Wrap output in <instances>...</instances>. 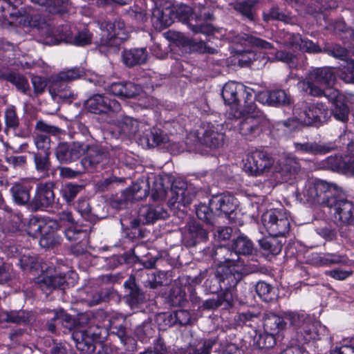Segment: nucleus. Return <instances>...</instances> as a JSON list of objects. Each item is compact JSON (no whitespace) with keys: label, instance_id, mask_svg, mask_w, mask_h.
<instances>
[{"label":"nucleus","instance_id":"nucleus-7","mask_svg":"<svg viewBox=\"0 0 354 354\" xmlns=\"http://www.w3.org/2000/svg\"><path fill=\"white\" fill-rule=\"evenodd\" d=\"M171 196L169 204L174 207L180 209L181 206L189 205L194 199L200 200L205 193L198 190L192 185H188L185 182L175 180L171 186Z\"/></svg>","mask_w":354,"mask_h":354},{"label":"nucleus","instance_id":"nucleus-42","mask_svg":"<svg viewBox=\"0 0 354 354\" xmlns=\"http://www.w3.org/2000/svg\"><path fill=\"white\" fill-rule=\"evenodd\" d=\"M232 248L239 254H251L254 250L252 241L246 236L241 234L232 241Z\"/></svg>","mask_w":354,"mask_h":354},{"label":"nucleus","instance_id":"nucleus-49","mask_svg":"<svg viewBox=\"0 0 354 354\" xmlns=\"http://www.w3.org/2000/svg\"><path fill=\"white\" fill-rule=\"evenodd\" d=\"M274 335L266 332L256 333L254 337V345L260 349L272 347L275 344Z\"/></svg>","mask_w":354,"mask_h":354},{"label":"nucleus","instance_id":"nucleus-5","mask_svg":"<svg viewBox=\"0 0 354 354\" xmlns=\"http://www.w3.org/2000/svg\"><path fill=\"white\" fill-rule=\"evenodd\" d=\"M101 37L99 44L101 46H107L111 50L119 49L122 41L128 37V32L123 20L120 18L113 21H104L100 24Z\"/></svg>","mask_w":354,"mask_h":354},{"label":"nucleus","instance_id":"nucleus-33","mask_svg":"<svg viewBox=\"0 0 354 354\" xmlns=\"http://www.w3.org/2000/svg\"><path fill=\"white\" fill-rule=\"evenodd\" d=\"M122 57L124 64L132 67L145 64L147 60L148 53L145 48H135L124 50Z\"/></svg>","mask_w":354,"mask_h":354},{"label":"nucleus","instance_id":"nucleus-18","mask_svg":"<svg viewBox=\"0 0 354 354\" xmlns=\"http://www.w3.org/2000/svg\"><path fill=\"white\" fill-rule=\"evenodd\" d=\"M196 24L188 23L190 30L194 33L211 35L214 32V28L210 24L202 23L203 21L212 20L213 10L210 6L199 5L195 10Z\"/></svg>","mask_w":354,"mask_h":354},{"label":"nucleus","instance_id":"nucleus-1","mask_svg":"<svg viewBox=\"0 0 354 354\" xmlns=\"http://www.w3.org/2000/svg\"><path fill=\"white\" fill-rule=\"evenodd\" d=\"M295 120L305 126L319 127L330 118V111L322 102L301 101L293 110Z\"/></svg>","mask_w":354,"mask_h":354},{"label":"nucleus","instance_id":"nucleus-54","mask_svg":"<svg viewBox=\"0 0 354 354\" xmlns=\"http://www.w3.org/2000/svg\"><path fill=\"white\" fill-rule=\"evenodd\" d=\"M66 282V275L59 274L53 276H46L39 281L41 288H61Z\"/></svg>","mask_w":354,"mask_h":354},{"label":"nucleus","instance_id":"nucleus-40","mask_svg":"<svg viewBox=\"0 0 354 354\" xmlns=\"http://www.w3.org/2000/svg\"><path fill=\"white\" fill-rule=\"evenodd\" d=\"M31 1L45 7L49 12L52 13L65 12L70 7L69 0H31Z\"/></svg>","mask_w":354,"mask_h":354},{"label":"nucleus","instance_id":"nucleus-64","mask_svg":"<svg viewBox=\"0 0 354 354\" xmlns=\"http://www.w3.org/2000/svg\"><path fill=\"white\" fill-rule=\"evenodd\" d=\"M88 232L86 230L79 229L77 227H71L65 230L66 239L71 241H81L86 239Z\"/></svg>","mask_w":354,"mask_h":354},{"label":"nucleus","instance_id":"nucleus-4","mask_svg":"<svg viewBox=\"0 0 354 354\" xmlns=\"http://www.w3.org/2000/svg\"><path fill=\"white\" fill-rule=\"evenodd\" d=\"M284 319L295 330L298 344H304L311 340L319 339L318 324L308 315L296 312H286L284 313Z\"/></svg>","mask_w":354,"mask_h":354},{"label":"nucleus","instance_id":"nucleus-52","mask_svg":"<svg viewBox=\"0 0 354 354\" xmlns=\"http://www.w3.org/2000/svg\"><path fill=\"white\" fill-rule=\"evenodd\" d=\"M92 40L93 34L87 28H84L82 30L78 31L75 36H72L69 44L77 46H85L91 44Z\"/></svg>","mask_w":354,"mask_h":354},{"label":"nucleus","instance_id":"nucleus-29","mask_svg":"<svg viewBox=\"0 0 354 354\" xmlns=\"http://www.w3.org/2000/svg\"><path fill=\"white\" fill-rule=\"evenodd\" d=\"M230 39L232 42L242 46L256 47L261 49L272 48V45L267 41L244 32L233 35Z\"/></svg>","mask_w":354,"mask_h":354},{"label":"nucleus","instance_id":"nucleus-14","mask_svg":"<svg viewBox=\"0 0 354 354\" xmlns=\"http://www.w3.org/2000/svg\"><path fill=\"white\" fill-rule=\"evenodd\" d=\"M53 188V182L39 184L35 196L28 203V208L32 212H36L41 208L52 205L55 200Z\"/></svg>","mask_w":354,"mask_h":354},{"label":"nucleus","instance_id":"nucleus-17","mask_svg":"<svg viewBox=\"0 0 354 354\" xmlns=\"http://www.w3.org/2000/svg\"><path fill=\"white\" fill-rule=\"evenodd\" d=\"M212 258L218 266L217 269L224 271V267H226L225 272H230V270L232 272H238L234 267L239 261V256L234 250L225 246L218 247L212 254Z\"/></svg>","mask_w":354,"mask_h":354},{"label":"nucleus","instance_id":"nucleus-32","mask_svg":"<svg viewBox=\"0 0 354 354\" xmlns=\"http://www.w3.org/2000/svg\"><path fill=\"white\" fill-rule=\"evenodd\" d=\"M243 104L239 102V115L242 117H265L263 113L257 106L252 95V90L248 89L243 95Z\"/></svg>","mask_w":354,"mask_h":354},{"label":"nucleus","instance_id":"nucleus-9","mask_svg":"<svg viewBox=\"0 0 354 354\" xmlns=\"http://www.w3.org/2000/svg\"><path fill=\"white\" fill-rule=\"evenodd\" d=\"M273 164L274 160L267 152L256 149L247 154L244 170L252 176H259L268 172Z\"/></svg>","mask_w":354,"mask_h":354},{"label":"nucleus","instance_id":"nucleus-36","mask_svg":"<svg viewBox=\"0 0 354 354\" xmlns=\"http://www.w3.org/2000/svg\"><path fill=\"white\" fill-rule=\"evenodd\" d=\"M172 39H176L180 45L188 48L190 52H197L199 53L206 52L213 53V51H210L209 49H207L205 43L201 40L196 41L192 38L182 35L180 33H174Z\"/></svg>","mask_w":354,"mask_h":354},{"label":"nucleus","instance_id":"nucleus-48","mask_svg":"<svg viewBox=\"0 0 354 354\" xmlns=\"http://www.w3.org/2000/svg\"><path fill=\"white\" fill-rule=\"evenodd\" d=\"M352 157L345 156H330L326 159V163L333 171L345 170L347 171Z\"/></svg>","mask_w":354,"mask_h":354},{"label":"nucleus","instance_id":"nucleus-34","mask_svg":"<svg viewBox=\"0 0 354 354\" xmlns=\"http://www.w3.org/2000/svg\"><path fill=\"white\" fill-rule=\"evenodd\" d=\"M72 338L77 348L84 353H92L95 350L94 341L86 330H75L72 333Z\"/></svg>","mask_w":354,"mask_h":354},{"label":"nucleus","instance_id":"nucleus-30","mask_svg":"<svg viewBox=\"0 0 354 354\" xmlns=\"http://www.w3.org/2000/svg\"><path fill=\"white\" fill-rule=\"evenodd\" d=\"M259 97L263 103L272 106L288 105L291 103V97L283 90H274L262 92Z\"/></svg>","mask_w":354,"mask_h":354},{"label":"nucleus","instance_id":"nucleus-24","mask_svg":"<svg viewBox=\"0 0 354 354\" xmlns=\"http://www.w3.org/2000/svg\"><path fill=\"white\" fill-rule=\"evenodd\" d=\"M168 216V212L161 205H145L139 210L140 221H142V224L153 223Z\"/></svg>","mask_w":354,"mask_h":354},{"label":"nucleus","instance_id":"nucleus-31","mask_svg":"<svg viewBox=\"0 0 354 354\" xmlns=\"http://www.w3.org/2000/svg\"><path fill=\"white\" fill-rule=\"evenodd\" d=\"M44 30L47 35L46 43L50 44H58L62 41L69 44L73 36L71 27L68 24L62 25L53 31L49 26L48 29L46 28Z\"/></svg>","mask_w":354,"mask_h":354},{"label":"nucleus","instance_id":"nucleus-59","mask_svg":"<svg viewBox=\"0 0 354 354\" xmlns=\"http://www.w3.org/2000/svg\"><path fill=\"white\" fill-rule=\"evenodd\" d=\"M55 319H59L62 323V325L69 330H72L77 328V318H75L71 315L66 313L62 310L55 312Z\"/></svg>","mask_w":354,"mask_h":354},{"label":"nucleus","instance_id":"nucleus-46","mask_svg":"<svg viewBox=\"0 0 354 354\" xmlns=\"http://www.w3.org/2000/svg\"><path fill=\"white\" fill-rule=\"evenodd\" d=\"M232 300V294L231 292H223L216 299L213 298L205 300L200 308L204 310H214L221 306L224 302H227L230 305Z\"/></svg>","mask_w":354,"mask_h":354},{"label":"nucleus","instance_id":"nucleus-15","mask_svg":"<svg viewBox=\"0 0 354 354\" xmlns=\"http://www.w3.org/2000/svg\"><path fill=\"white\" fill-rule=\"evenodd\" d=\"M266 124V117H243L239 123L238 130L244 138L252 140L261 135Z\"/></svg>","mask_w":354,"mask_h":354},{"label":"nucleus","instance_id":"nucleus-13","mask_svg":"<svg viewBox=\"0 0 354 354\" xmlns=\"http://www.w3.org/2000/svg\"><path fill=\"white\" fill-rule=\"evenodd\" d=\"M210 208L214 211V214H224L231 222L234 221L236 209V199L230 194L214 196L209 200Z\"/></svg>","mask_w":354,"mask_h":354},{"label":"nucleus","instance_id":"nucleus-55","mask_svg":"<svg viewBox=\"0 0 354 354\" xmlns=\"http://www.w3.org/2000/svg\"><path fill=\"white\" fill-rule=\"evenodd\" d=\"M263 18L266 21L276 19L290 24H295L297 22V20L295 17L286 15L281 12L278 8H272L269 10L268 13H264Z\"/></svg>","mask_w":354,"mask_h":354},{"label":"nucleus","instance_id":"nucleus-22","mask_svg":"<svg viewBox=\"0 0 354 354\" xmlns=\"http://www.w3.org/2000/svg\"><path fill=\"white\" fill-rule=\"evenodd\" d=\"M12 18L14 19L15 23L24 27H33L38 29H48V24H46L45 19L39 14L31 15L26 13L24 10H19L15 13L10 14Z\"/></svg>","mask_w":354,"mask_h":354},{"label":"nucleus","instance_id":"nucleus-45","mask_svg":"<svg viewBox=\"0 0 354 354\" xmlns=\"http://www.w3.org/2000/svg\"><path fill=\"white\" fill-rule=\"evenodd\" d=\"M85 74L84 71L80 67H74L70 69L60 71L52 77L54 83L60 82H69L80 78Z\"/></svg>","mask_w":354,"mask_h":354},{"label":"nucleus","instance_id":"nucleus-10","mask_svg":"<svg viewBox=\"0 0 354 354\" xmlns=\"http://www.w3.org/2000/svg\"><path fill=\"white\" fill-rule=\"evenodd\" d=\"M323 53L342 60L341 78L346 83H354V60L349 58L346 48L339 44H327L323 48Z\"/></svg>","mask_w":354,"mask_h":354},{"label":"nucleus","instance_id":"nucleus-43","mask_svg":"<svg viewBox=\"0 0 354 354\" xmlns=\"http://www.w3.org/2000/svg\"><path fill=\"white\" fill-rule=\"evenodd\" d=\"M147 145L150 147H155L161 144L167 142L168 137L166 133L158 129L153 128L147 131L142 136Z\"/></svg>","mask_w":354,"mask_h":354},{"label":"nucleus","instance_id":"nucleus-51","mask_svg":"<svg viewBox=\"0 0 354 354\" xmlns=\"http://www.w3.org/2000/svg\"><path fill=\"white\" fill-rule=\"evenodd\" d=\"M82 189L81 185L68 183L62 186L60 194L67 203H71Z\"/></svg>","mask_w":354,"mask_h":354},{"label":"nucleus","instance_id":"nucleus-6","mask_svg":"<svg viewBox=\"0 0 354 354\" xmlns=\"http://www.w3.org/2000/svg\"><path fill=\"white\" fill-rule=\"evenodd\" d=\"M290 216L285 209H272L262 215V222L271 236H283L290 229Z\"/></svg>","mask_w":354,"mask_h":354},{"label":"nucleus","instance_id":"nucleus-11","mask_svg":"<svg viewBox=\"0 0 354 354\" xmlns=\"http://www.w3.org/2000/svg\"><path fill=\"white\" fill-rule=\"evenodd\" d=\"M87 110L95 114H107L118 113L121 109L120 103L108 95L96 94L85 102Z\"/></svg>","mask_w":354,"mask_h":354},{"label":"nucleus","instance_id":"nucleus-39","mask_svg":"<svg viewBox=\"0 0 354 354\" xmlns=\"http://www.w3.org/2000/svg\"><path fill=\"white\" fill-rule=\"evenodd\" d=\"M31 187L21 183H15L10 188L13 201L21 205L30 203Z\"/></svg>","mask_w":354,"mask_h":354},{"label":"nucleus","instance_id":"nucleus-50","mask_svg":"<svg viewBox=\"0 0 354 354\" xmlns=\"http://www.w3.org/2000/svg\"><path fill=\"white\" fill-rule=\"evenodd\" d=\"M275 237L271 236L270 238L261 239L259 241L261 248L268 252V254L272 255L278 254L282 249V245Z\"/></svg>","mask_w":354,"mask_h":354},{"label":"nucleus","instance_id":"nucleus-26","mask_svg":"<svg viewBox=\"0 0 354 354\" xmlns=\"http://www.w3.org/2000/svg\"><path fill=\"white\" fill-rule=\"evenodd\" d=\"M109 90L113 95L120 98H133L141 93L142 88L133 82H126L113 83Z\"/></svg>","mask_w":354,"mask_h":354},{"label":"nucleus","instance_id":"nucleus-57","mask_svg":"<svg viewBox=\"0 0 354 354\" xmlns=\"http://www.w3.org/2000/svg\"><path fill=\"white\" fill-rule=\"evenodd\" d=\"M195 207L197 217L208 224H212L214 211L210 208V205L207 206L205 203L200 202L198 205H195Z\"/></svg>","mask_w":354,"mask_h":354},{"label":"nucleus","instance_id":"nucleus-16","mask_svg":"<svg viewBox=\"0 0 354 354\" xmlns=\"http://www.w3.org/2000/svg\"><path fill=\"white\" fill-rule=\"evenodd\" d=\"M207 239V231L198 222L195 220L187 222L183 235V242L186 247H194L197 244L206 242Z\"/></svg>","mask_w":354,"mask_h":354},{"label":"nucleus","instance_id":"nucleus-63","mask_svg":"<svg viewBox=\"0 0 354 354\" xmlns=\"http://www.w3.org/2000/svg\"><path fill=\"white\" fill-rule=\"evenodd\" d=\"M5 122L6 128L16 129L19 125V120L15 107L10 106L5 111Z\"/></svg>","mask_w":354,"mask_h":354},{"label":"nucleus","instance_id":"nucleus-3","mask_svg":"<svg viewBox=\"0 0 354 354\" xmlns=\"http://www.w3.org/2000/svg\"><path fill=\"white\" fill-rule=\"evenodd\" d=\"M335 79V75L329 68H317L309 72L305 80L298 84L299 88L313 97L326 96L330 89L324 90Z\"/></svg>","mask_w":354,"mask_h":354},{"label":"nucleus","instance_id":"nucleus-2","mask_svg":"<svg viewBox=\"0 0 354 354\" xmlns=\"http://www.w3.org/2000/svg\"><path fill=\"white\" fill-rule=\"evenodd\" d=\"M302 193L308 202L331 208L339 191L335 185L315 179L306 183Z\"/></svg>","mask_w":354,"mask_h":354},{"label":"nucleus","instance_id":"nucleus-21","mask_svg":"<svg viewBox=\"0 0 354 354\" xmlns=\"http://www.w3.org/2000/svg\"><path fill=\"white\" fill-rule=\"evenodd\" d=\"M326 97L331 102L333 106L331 113L334 118L342 122H346L348 119L349 109L344 102V97L337 90H330Z\"/></svg>","mask_w":354,"mask_h":354},{"label":"nucleus","instance_id":"nucleus-61","mask_svg":"<svg viewBox=\"0 0 354 354\" xmlns=\"http://www.w3.org/2000/svg\"><path fill=\"white\" fill-rule=\"evenodd\" d=\"M19 264L24 270H37L39 268L38 257L35 254H30V253L24 254L19 259Z\"/></svg>","mask_w":354,"mask_h":354},{"label":"nucleus","instance_id":"nucleus-37","mask_svg":"<svg viewBox=\"0 0 354 354\" xmlns=\"http://www.w3.org/2000/svg\"><path fill=\"white\" fill-rule=\"evenodd\" d=\"M263 322L264 330L273 335L283 330L286 325L284 317H281L271 313L265 314Z\"/></svg>","mask_w":354,"mask_h":354},{"label":"nucleus","instance_id":"nucleus-44","mask_svg":"<svg viewBox=\"0 0 354 354\" xmlns=\"http://www.w3.org/2000/svg\"><path fill=\"white\" fill-rule=\"evenodd\" d=\"M301 41V36L299 33L284 30H280L278 32L277 41L286 47L297 50Z\"/></svg>","mask_w":354,"mask_h":354},{"label":"nucleus","instance_id":"nucleus-35","mask_svg":"<svg viewBox=\"0 0 354 354\" xmlns=\"http://www.w3.org/2000/svg\"><path fill=\"white\" fill-rule=\"evenodd\" d=\"M118 127L120 133L133 136L138 133L140 129L145 127V125L131 117L124 115L118 120Z\"/></svg>","mask_w":354,"mask_h":354},{"label":"nucleus","instance_id":"nucleus-47","mask_svg":"<svg viewBox=\"0 0 354 354\" xmlns=\"http://www.w3.org/2000/svg\"><path fill=\"white\" fill-rule=\"evenodd\" d=\"M3 77L14 84L19 91L24 94H28L30 91L29 84L28 80L23 75L17 73H8L3 74Z\"/></svg>","mask_w":354,"mask_h":354},{"label":"nucleus","instance_id":"nucleus-19","mask_svg":"<svg viewBox=\"0 0 354 354\" xmlns=\"http://www.w3.org/2000/svg\"><path fill=\"white\" fill-rule=\"evenodd\" d=\"M301 169L299 163L292 158L279 160L274 167L275 180L279 183L287 182L292 178Z\"/></svg>","mask_w":354,"mask_h":354},{"label":"nucleus","instance_id":"nucleus-53","mask_svg":"<svg viewBox=\"0 0 354 354\" xmlns=\"http://www.w3.org/2000/svg\"><path fill=\"white\" fill-rule=\"evenodd\" d=\"M256 59V54L252 50L236 49L233 55V61L240 66H245Z\"/></svg>","mask_w":354,"mask_h":354},{"label":"nucleus","instance_id":"nucleus-28","mask_svg":"<svg viewBox=\"0 0 354 354\" xmlns=\"http://www.w3.org/2000/svg\"><path fill=\"white\" fill-rule=\"evenodd\" d=\"M157 5L152 10L151 21L155 28L162 30L173 23V10L170 8H163Z\"/></svg>","mask_w":354,"mask_h":354},{"label":"nucleus","instance_id":"nucleus-56","mask_svg":"<svg viewBox=\"0 0 354 354\" xmlns=\"http://www.w3.org/2000/svg\"><path fill=\"white\" fill-rule=\"evenodd\" d=\"M255 289L257 295L263 301L269 302L274 299V292L270 284L264 281H259L257 283Z\"/></svg>","mask_w":354,"mask_h":354},{"label":"nucleus","instance_id":"nucleus-25","mask_svg":"<svg viewBox=\"0 0 354 354\" xmlns=\"http://www.w3.org/2000/svg\"><path fill=\"white\" fill-rule=\"evenodd\" d=\"M85 156L81 162L86 169H93L101 163L106 158L104 150L97 145H86Z\"/></svg>","mask_w":354,"mask_h":354},{"label":"nucleus","instance_id":"nucleus-41","mask_svg":"<svg viewBox=\"0 0 354 354\" xmlns=\"http://www.w3.org/2000/svg\"><path fill=\"white\" fill-rule=\"evenodd\" d=\"M52 228L50 223H46L44 221L32 217L29 219L27 226V234L33 238H39L44 232H46Z\"/></svg>","mask_w":354,"mask_h":354},{"label":"nucleus","instance_id":"nucleus-20","mask_svg":"<svg viewBox=\"0 0 354 354\" xmlns=\"http://www.w3.org/2000/svg\"><path fill=\"white\" fill-rule=\"evenodd\" d=\"M197 143L196 147L204 145L209 148H218L223 146L225 140V134L218 131L217 127L208 125L201 137L194 135Z\"/></svg>","mask_w":354,"mask_h":354},{"label":"nucleus","instance_id":"nucleus-23","mask_svg":"<svg viewBox=\"0 0 354 354\" xmlns=\"http://www.w3.org/2000/svg\"><path fill=\"white\" fill-rule=\"evenodd\" d=\"M248 90L241 84L229 82L224 85L221 95L226 104L236 107L239 105L240 94L244 95Z\"/></svg>","mask_w":354,"mask_h":354},{"label":"nucleus","instance_id":"nucleus-38","mask_svg":"<svg viewBox=\"0 0 354 354\" xmlns=\"http://www.w3.org/2000/svg\"><path fill=\"white\" fill-rule=\"evenodd\" d=\"M142 250H147L143 245H137L133 250V254L136 260L147 269L155 267L156 261L160 259L159 255H154L151 252L142 254Z\"/></svg>","mask_w":354,"mask_h":354},{"label":"nucleus","instance_id":"nucleus-60","mask_svg":"<svg viewBox=\"0 0 354 354\" xmlns=\"http://www.w3.org/2000/svg\"><path fill=\"white\" fill-rule=\"evenodd\" d=\"M55 155L60 162H71L72 158L71 155L70 144L67 142L59 143L55 149Z\"/></svg>","mask_w":354,"mask_h":354},{"label":"nucleus","instance_id":"nucleus-27","mask_svg":"<svg viewBox=\"0 0 354 354\" xmlns=\"http://www.w3.org/2000/svg\"><path fill=\"white\" fill-rule=\"evenodd\" d=\"M294 147L296 152L311 155L328 153L337 148V146L331 142L320 144L316 142H295Z\"/></svg>","mask_w":354,"mask_h":354},{"label":"nucleus","instance_id":"nucleus-12","mask_svg":"<svg viewBox=\"0 0 354 354\" xmlns=\"http://www.w3.org/2000/svg\"><path fill=\"white\" fill-rule=\"evenodd\" d=\"M335 221L339 226L354 225V203L346 200L335 198L332 204Z\"/></svg>","mask_w":354,"mask_h":354},{"label":"nucleus","instance_id":"nucleus-62","mask_svg":"<svg viewBox=\"0 0 354 354\" xmlns=\"http://www.w3.org/2000/svg\"><path fill=\"white\" fill-rule=\"evenodd\" d=\"M34 140L39 151L43 154H50V138L48 136L38 133L35 135Z\"/></svg>","mask_w":354,"mask_h":354},{"label":"nucleus","instance_id":"nucleus-58","mask_svg":"<svg viewBox=\"0 0 354 354\" xmlns=\"http://www.w3.org/2000/svg\"><path fill=\"white\" fill-rule=\"evenodd\" d=\"M50 154H42L41 153H35L34 160L35 167L37 171L44 174H48L50 170V162L49 159Z\"/></svg>","mask_w":354,"mask_h":354},{"label":"nucleus","instance_id":"nucleus-8","mask_svg":"<svg viewBox=\"0 0 354 354\" xmlns=\"http://www.w3.org/2000/svg\"><path fill=\"white\" fill-rule=\"evenodd\" d=\"M217 269L209 275V277L205 281V284L212 292H218L219 290L223 292L229 291L236 287L242 278V274L239 272H225Z\"/></svg>","mask_w":354,"mask_h":354}]
</instances>
